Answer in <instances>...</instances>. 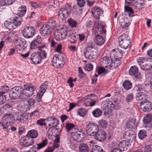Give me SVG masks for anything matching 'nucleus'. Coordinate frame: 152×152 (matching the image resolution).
Segmentation results:
<instances>
[{
  "label": "nucleus",
  "mask_w": 152,
  "mask_h": 152,
  "mask_svg": "<svg viewBox=\"0 0 152 152\" xmlns=\"http://www.w3.org/2000/svg\"><path fill=\"white\" fill-rule=\"evenodd\" d=\"M11 89L9 92V96L11 98L15 99L20 97L15 92V91L13 89V88Z\"/></svg>",
  "instance_id": "obj_42"
},
{
  "label": "nucleus",
  "mask_w": 152,
  "mask_h": 152,
  "mask_svg": "<svg viewBox=\"0 0 152 152\" xmlns=\"http://www.w3.org/2000/svg\"><path fill=\"white\" fill-rule=\"evenodd\" d=\"M15 102H12L10 104H6L2 106L1 108V110L2 112H10L13 110V108L15 106Z\"/></svg>",
  "instance_id": "obj_25"
},
{
  "label": "nucleus",
  "mask_w": 152,
  "mask_h": 152,
  "mask_svg": "<svg viewBox=\"0 0 152 152\" xmlns=\"http://www.w3.org/2000/svg\"><path fill=\"white\" fill-rule=\"evenodd\" d=\"M148 96L145 93L142 92H139L136 94V100L141 104L142 106L144 102L147 101Z\"/></svg>",
  "instance_id": "obj_22"
},
{
  "label": "nucleus",
  "mask_w": 152,
  "mask_h": 152,
  "mask_svg": "<svg viewBox=\"0 0 152 152\" xmlns=\"http://www.w3.org/2000/svg\"><path fill=\"white\" fill-rule=\"evenodd\" d=\"M9 90V87L7 86H3L0 87V95L3 94L7 93Z\"/></svg>",
  "instance_id": "obj_51"
},
{
  "label": "nucleus",
  "mask_w": 152,
  "mask_h": 152,
  "mask_svg": "<svg viewBox=\"0 0 152 152\" xmlns=\"http://www.w3.org/2000/svg\"><path fill=\"white\" fill-rule=\"evenodd\" d=\"M68 22L69 25L72 27H76L77 25V22L72 18L68 19Z\"/></svg>",
  "instance_id": "obj_54"
},
{
  "label": "nucleus",
  "mask_w": 152,
  "mask_h": 152,
  "mask_svg": "<svg viewBox=\"0 0 152 152\" xmlns=\"http://www.w3.org/2000/svg\"><path fill=\"white\" fill-rule=\"evenodd\" d=\"M95 36L96 37L94 39V41L95 43L99 45H102L104 42V38L105 37L101 35Z\"/></svg>",
  "instance_id": "obj_31"
},
{
  "label": "nucleus",
  "mask_w": 152,
  "mask_h": 152,
  "mask_svg": "<svg viewBox=\"0 0 152 152\" xmlns=\"http://www.w3.org/2000/svg\"><path fill=\"white\" fill-rule=\"evenodd\" d=\"M94 136L96 140L100 142L104 141L106 138V133L105 131L103 130H99V129Z\"/></svg>",
  "instance_id": "obj_20"
},
{
  "label": "nucleus",
  "mask_w": 152,
  "mask_h": 152,
  "mask_svg": "<svg viewBox=\"0 0 152 152\" xmlns=\"http://www.w3.org/2000/svg\"><path fill=\"white\" fill-rule=\"evenodd\" d=\"M103 12L100 7L96 6H94L91 10V12L94 17L98 20H99V17Z\"/></svg>",
  "instance_id": "obj_24"
},
{
  "label": "nucleus",
  "mask_w": 152,
  "mask_h": 152,
  "mask_svg": "<svg viewBox=\"0 0 152 152\" xmlns=\"http://www.w3.org/2000/svg\"><path fill=\"white\" fill-rule=\"evenodd\" d=\"M80 152H89V148L88 145L86 143H81L79 146Z\"/></svg>",
  "instance_id": "obj_38"
},
{
  "label": "nucleus",
  "mask_w": 152,
  "mask_h": 152,
  "mask_svg": "<svg viewBox=\"0 0 152 152\" xmlns=\"http://www.w3.org/2000/svg\"><path fill=\"white\" fill-rule=\"evenodd\" d=\"M52 29V26L50 25H43L42 27L40 28V33L41 35L43 36H50Z\"/></svg>",
  "instance_id": "obj_14"
},
{
  "label": "nucleus",
  "mask_w": 152,
  "mask_h": 152,
  "mask_svg": "<svg viewBox=\"0 0 152 152\" xmlns=\"http://www.w3.org/2000/svg\"><path fill=\"white\" fill-rule=\"evenodd\" d=\"M47 143V140H44L41 142L37 144V149L38 150H39L41 148L45 147Z\"/></svg>",
  "instance_id": "obj_52"
},
{
  "label": "nucleus",
  "mask_w": 152,
  "mask_h": 152,
  "mask_svg": "<svg viewBox=\"0 0 152 152\" xmlns=\"http://www.w3.org/2000/svg\"><path fill=\"white\" fill-rule=\"evenodd\" d=\"M31 60L33 64H38L41 61L42 59V57L39 52H34L30 55V57L28 58Z\"/></svg>",
  "instance_id": "obj_15"
},
{
  "label": "nucleus",
  "mask_w": 152,
  "mask_h": 152,
  "mask_svg": "<svg viewBox=\"0 0 152 152\" xmlns=\"http://www.w3.org/2000/svg\"><path fill=\"white\" fill-rule=\"evenodd\" d=\"M124 53V52L121 49L116 48L112 50L110 54V56L114 61H118L122 58Z\"/></svg>",
  "instance_id": "obj_9"
},
{
  "label": "nucleus",
  "mask_w": 152,
  "mask_h": 152,
  "mask_svg": "<svg viewBox=\"0 0 152 152\" xmlns=\"http://www.w3.org/2000/svg\"><path fill=\"white\" fill-rule=\"evenodd\" d=\"M134 90L136 91H144L145 90L144 85L143 84H136Z\"/></svg>",
  "instance_id": "obj_43"
},
{
  "label": "nucleus",
  "mask_w": 152,
  "mask_h": 152,
  "mask_svg": "<svg viewBox=\"0 0 152 152\" xmlns=\"http://www.w3.org/2000/svg\"><path fill=\"white\" fill-rule=\"evenodd\" d=\"M34 28L31 26H26L22 31V34L23 37L26 38H30L33 37L35 33Z\"/></svg>",
  "instance_id": "obj_11"
},
{
  "label": "nucleus",
  "mask_w": 152,
  "mask_h": 152,
  "mask_svg": "<svg viewBox=\"0 0 152 152\" xmlns=\"http://www.w3.org/2000/svg\"><path fill=\"white\" fill-rule=\"evenodd\" d=\"M72 137L73 139L78 142H81L84 139L85 134L82 131H78L71 133Z\"/></svg>",
  "instance_id": "obj_17"
},
{
  "label": "nucleus",
  "mask_w": 152,
  "mask_h": 152,
  "mask_svg": "<svg viewBox=\"0 0 152 152\" xmlns=\"http://www.w3.org/2000/svg\"><path fill=\"white\" fill-rule=\"evenodd\" d=\"M140 67L142 70L145 71L152 69V62L148 63L147 60L143 64H140Z\"/></svg>",
  "instance_id": "obj_36"
},
{
  "label": "nucleus",
  "mask_w": 152,
  "mask_h": 152,
  "mask_svg": "<svg viewBox=\"0 0 152 152\" xmlns=\"http://www.w3.org/2000/svg\"><path fill=\"white\" fill-rule=\"evenodd\" d=\"M46 121H47V118L46 119L41 118L37 121V123L40 126H46L47 125V124L45 122Z\"/></svg>",
  "instance_id": "obj_53"
},
{
  "label": "nucleus",
  "mask_w": 152,
  "mask_h": 152,
  "mask_svg": "<svg viewBox=\"0 0 152 152\" xmlns=\"http://www.w3.org/2000/svg\"><path fill=\"white\" fill-rule=\"evenodd\" d=\"M34 140L30 138L26 135L25 137L21 139L20 140V143L22 146L25 147L29 146L32 145L34 143Z\"/></svg>",
  "instance_id": "obj_21"
},
{
  "label": "nucleus",
  "mask_w": 152,
  "mask_h": 152,
  "mask_svg": "<svg viewBox=\"0 0 152 152\" xmlns=\"http://www.w3.org/2000/svg\"><path fill=\"white\" fill-rule=\"evenodd\" d=\"M48 83L47 82H45L43 84H42L39 87L40 91H41V94H42V96L43 94L46 91Z\"/></svg>",
  "instance_id": "obj_45"
},
{
  "label": "nucleus",
  "mask_w": 152,
  "mask_h": 152,
  "mask_svg": "<svg viewBox=\"0 0 152 152\" xmlns=\"http://www.w3.org/2000/svg\"><path fill=\"white\" fill-rule=\"evenodd\" d=\"M77 4L80 7H83L84 6L85 4V0H77Z\"/></svg>",
  "instance_id": "obj_63"
},
{
  "label": "nucleus",
  "mask_w": 152,
  "mask_h": 152,
  "mask_svg": "<svg viewBox=\"0 0 152 152\" xmlns=\"http://www.w3.org/2000/svg\"><path fill=\"white\" fill-rule=\"evenodd\" d=\"M47 120L49 122L48 125L50 127V129L58 130L57 127L58 124V121L57 119L54 117H50L47 118Z\"/></svg>",
  "instance_id": "obj_16"
},
{
  "label": "nucleus",
  "mask_w": 152,
  "mask_h": 152,
  "mask_svg": "<svg viewBox=\"0 0 152 152\" xmlns=\"http://www.w3.org/2000/svg\"><path fill=\"white\" fill-rule=\"evenodd\" d=\"M45 47V45H40L39 50H40V53L42 57V58L44 59L46 58L47 54L45 50H43L42 49Z\"/></svg>",
  "instance_id": "obj_49"
},
{
  "label": "nucleus",
  "mask_w": 152,
  "mask_h": 152,
  "mask_svg": "<svg viewBox=\"0 0 152 152\" xmlns=\"http://www.w3.org/2000/svg\"><path fill=\"white\" fill-rule=\"evenodd\" d=\"M147 136V132L144 129L140 130L138 134V137L141 140L144 139Z\"/></svg>",
  "instance_id": "obj_47"
},
{
  "label": "nucleus",
  "mask_w": 152,
  "mask_h": 152,
  "mask_svg": "<svg viewBox=\"0 0 152 152\" xmlns=\"http://www.w3.org/2000/svg\"><path fill=\"white\" fill-rule=\"evenodd\" d=\"M12 88L20 97L24 94V89L21 86H16Z\"/></svg>",
  "instance_id": "obj_41"
},
{
  "label": "nucleus",
  "mask_w": 152,
  "mask_h": 152,
  "mask_svg": "<svg viewBox=\"0 0 152 152\" xmlns=\"http://www.w3.org/2000/svg\"><path fill=\"white\" fill-rule=\"evenodd\" d=\"M102 108L105 110L104 112L110 114L114 107V104L109 99H106L103 101L101 104Z\"/></svg>",
  "instance_id": "obj_5"
},
{
  "label": "nucleus",
  "mask_w": 152,
  "mask_h": 152,
  "mask_svg": "<svg viewBox=\"0 0 152 152\" xmlns=\"http://www.w3.org/2000/svg\"><path fill=\"white\" fill-rule=\"evenodd\" d=\"M125 11H126L130 16V15L134 13L132 9L130 7L127 6H125L124 7Z\"/></svg>",
  "instance_id": "obj_60"
},
{
  "label": "nucleus",
  "mask_w": 152,
  "mask_h": 152,
  "mask_svg": "<svg viewBox=\"0 0 152 152\" xmlns=\"http://www.w3.org/2000/svg\"><path fill=\"white\" fill-rule=\"evenodd\" d=\"M97 51L92 46H87L84 53L85 57L87 59L91 60L96 58L98 55Z\"/></svg>",
  "instance_id": "obj_2"
},
{
  "label": "nucleus",
  "mask_w": 152,
  "mask_h": 152,
  "mask_svg": "<svg viewBox=\"0 0 152 152\" xmlns=\"http://www.w3.org/2000/svg\"><path fill=\"white\" fill-rule=\"evenodd\" d=\"M93 116L95 117H98L101 116L102 113V111L100 108H96L92 112Z\"/></svg>",
  "instance_id": "obj_46"
},
{
  "label": "nucleus",
  "mask_w": 152,
  "mask_h": 152,
  "mask_svg": "<svg viewBox=\"0 0 152 152\" xmlns=\"http://www.w3.org/2000/svg\"><path fill=\"white\" fill-rule=\"evenodd\" d=\"M67 28L64 26L60 29L55 30L54 33L55 38L57 40H60L64 39L67 36Z\"/></svg>",
  "instance_id": "obj_7"
},
{
  "label": "nucleus",
  "mask_w": 152,
  "mask_h": 152,
  "mask_svg": "<svg viewBox=\"0 0 152 152\" xmlns=\"http://www.w3.org/2000/svg\"><path fill=\"white\" fill-rule=\"evenodd\" d=\"M93 67V64H88L86 65L84 68L85 70H86L89 72L92 70Z\"/></svg>",
  "instance_id": "obj_62"
},
{
  "label": "nucleus",
  "mask_w": 152,
  "mask_h": 152,
  "mask_svg": "<svg viewBox=\"0 0 152 152\" xmlns=\"http://www.w3.org/2000/svg\"><path fill=\"white\" fill-rule=\"evenodd\" d=\"M144 152H152V145L147 146L145 148Z\"/></svg>",
  "instance_id": "obj_64"
},
{
  "label": "nucleus",
  "mask_w": 152,
  "mask_h": 152,
  "mask_svg": "<svg viewBox=\"0 0 152 152\" xmlns=\"http://www.w3.org/2000/svg\"><path fill=\"white\" fill-rule=\"evenodd\" d=\"M152 120V116L151 114H148L146 115L143 120V123L145 124H147L150 123Z\"/></svg>",
  "instance_id": "obj_50"
},
{
  "label": "nucleus",
  "mask_w": 152,
  "mask_h": 152,
  "mask_svg": "<svg viewBox=\"0 0 152 152\" xmlns=\"http://www.w3.org/2000/svg\"><path fill=\"white\" fill-rule=\"evenodd\" d=\"M27 42L24 39H21V38H19L15 40L14 42V45L15 48L20 51L25 50L27 46Z\"/></svg>",
  "instance_id": "obj_13"
},
{
  "label": "nucleus",
  "mask_w": 152,
  "mask_h": 152,
  "mask_svg": "<svg viewBox=\"0 0 152 152\" xmlns=\"http://www.w3.org/2000/svg\"><path fill=\"white\" fill-rule=\"evenodd\" d=\"M53 141V142L51 147L54 151H55L56 149L60 147V144H59L60 138L58 137H56L55 140Z\"/></svg>",
  "instance_id": "obj_40"
},
{
  "label": "nucleus",
  "mask_w": 152,
  "mask_h": 152,
  "mask_svg": "<svg viewBox=\"0 0 152 152\" xmlns=\"http://www.w3.org/2000/svg\"><path fill=\"white\" fill-rule=\"evenodd\" d=\"M130 75L134 76L136 78L140 79L142 78L141 75L138 72V68L135 66H131L129 71Z\"/></svg>",
  "instance_id": "obj_23"
},
{
  "label": "nucleus",
  "mask_w": 152,
  "mask_h": 152,
  "mask_svg": "<svg viewBox=\"0 0 152 152\" xmlns=\"http://www.w3.org/2000/svg\"><path fill=\"white\" fill-rule=\"evenodd\" d=\"M144 0H137L133 4V6L136 9L141 10L144 8Z\"/></svg>",
  "instance_id": "obj_32"
},
{
  "label": "nucleus",
  "mask_w": 152,
  "mask_h": 152,
  "mask_svg": "<svg viewBox=\"0 0 152 152\" xmlns=\"http://www.w3.org/2000/svg\"><path fill=\"white\" fill-rule=\"evenodd\" d=\"M123 86L124 88L126 90L130 89L132 87V83L129 80H126L123 83Z\"/></svg>",
  "instance_id": "obj_44"
},
{
  "label": "nucleus",
  "mask_w": 152,
  "mask_h": 152,
  "mask_svg": "<svg viewBox=\"0 0 152 152\" xmlns=\"http://www.w3.org/2000/svg\"><path fill=\"white\" fill-rule=\"evenodd\" d=\"M97 99V96L94 94H91L86 96L84 98L83 101L86 106H93L95 104Z\"/></svg>",
  "instance_id": "obj_10"
},
{
  "label": "nucleus",
  "mask_w": 152,
  "mask_h": 152,
  "mask_svg": "<svg viewBox=\"0 0 152 152\" xmlns=\"http://www.w3.org/2000/svg\"><path fill=\"white\" fill-rule=\"evenodd\" d=\"M94 32L95 35H101L104 37L106 36V30L104 26L101 24L98 23L95 26Z\"/></svg>",
  "instance_id": "obj_18"
},
{
  "label": "nucleus",
  "mask_w": 152,
  "mask_h": 152,
  "mask_svg": "<svg viewBox=\"0 0 152 152\" xmlns=\"http://www.w3.org/2000/svg\"><path fill=\"white\" fill-rule=\"evenodd\" d=\"M65 128L67 132H69L74 128L75 127L74 124L69 123H66L65 125Z\"/></svg>",
  "instance_id": "obj_55"
},
{
  "label": "nucleus",
  "mask_w": 152,
  "mask_h": 152,
  "mask_svg": "<svg viewBox=\"0 0 152 152\" xmlns=\"http://www.w3.org/2000/svg\"><path fill=\"white\" fill-rule=\"evenodd\" d=\"M141 107L143 111H149L152 109V104L149 101H146L142 104Z\"/></svg>",
  "instance_id": "obj_30"
},
{
  "label": "nucleus",
  "mask_w": 152,
  "mask_h": 152,
  "mask_svg": "<svg viewBox=\"0 0 152 152\" xmlns=\"http://www.w3.org/2000/svg\"><path fill=\"white\" fill-rule=\"evenodd\" d=\"M38 133L37 131L34 129H32L28 132L26 135L30 138L33 139L37 138Z\"/></svg>",
  "instance_id": "obj_39"
},
{
  "label": "nucleus",
  "mask_w": 152,
  "mask_h": 152,
  "mask_svg": "<svg viewBox=\"0 0 152 152\" xmlns=\"http://www.w3.org/2000/svg\"><path fill=\"white\" fill-rule=\"evenodd\" d=\"M118 40L119 45L121 48L125 49L130 47L129 38L127 35H121L118 38Z\"/></svg>",
  "instance_id": "obj_3"
},
{
  "label": "nucleus",
  "mask_w": 152,
  "mask_h": 152,
  "mask_svg": "<svg viewBox=\"0 0 152 152\" xmlns=\"http://www.w3.org/2000/svg\"><path fill=\"white\" fill-rule=\"evenodd\" d=\"M24 88L26 91L24 94L27 97L31 96L34 94L36 87L31 84L24 85Z\"/></svg>",
  "instance_id": "obj_12"
},
{
  "label": "nucleus",
  "mask_w": 152,
  "mask_h": 152,
  "mask_svg": "<svg viewBox=\"0 0 152 152\" xmlns=\"http://www.w3.org/2000/svg\"><path fill=\"white\" fill-rule=\"evenodd\" d=\"M11 18L15 28L17 26H20L21 25L22 19L20 17H16L14 18L11 17Z\"/></svg>",
  "instance_id": "obj_35"
},
{
  "label": "nucleus",
  "mask_w": 152,
  "mask_h": 152,
  "mask_svg": "<svg viewBox=\"0 0 152 152\" xmlns=\"http://www.w3.org/2000/svg\"><path fill=\"white\" fill-rule=\"evenodd\" d=\"M64 58L61 55H54L52 61L53 66L57 68L63 67L65 64Z\"/></svg>",
  "instance_id": "obj_6"
},
{
  "label": "nucleus",
  "mask_w": 152,
  "mask_h": 152,
  "mask_svg": "<svg viewBox=\"0 0 152 152\" xmlns=\"http://www.w3.org/2000/svg\"><path fill=\"white\" fill-rule=\"evenodd\" d=\"M28 115L26 113H21L17 116L16 118L17 120L19 122H23L26 121L28 119Z\"/></svg>",
  "instance_id": "obj_33"
},
{
  "label": "nucleus",
  "mask_w": 152,
  "mask_h": 152,
  "mask_svg": "<svg viewBox=\"0 0 152 152\" xmlns=\"http://www.w3.org/2000/svg\"><path fill=\"white\" fill-rule=\"evenodd\" d=\"M134 98V96L132 93H130L128 94L126 98V101L127 102H130Z\"/></svg>",
  "instance_id": "obj_61"
},
{
  "label": "nucleus",
  "mask_w": 152,
  "mask_h": 152,
  "mask_svg": "<svg viewBox=\"0 0 152 152\" xmlns=\"http://www.w3.org/2000/svg\"><path fill=\"white\" fill-rule=\"evenodd\" d=\"M99 126L103 129H106L107 125V122L106 120L101 119L98 122Z\"/></svg>",
  "instance_id": "obj_48"
},
{
  "label": "nucleus",
  "mask_w": 152,
  "mask_h": 152,
  "mask_svg": "<svg viewBox=\"0 0 152 152\" xmlns=\"http://www.w3.org/2000/svg\"><path fill=\"white\" fill-rule=\"evenodd\" d=\"M113 61H114L110 57L109 58L105 56L101 59L100 62V64L102 66L109 69V70L114 65L115 63L113 62Z\"/></svg>",
  "instance_id": "obj_8"
},
{
  "label": "nucleus",
  "mask_w": 152,
  "mask_h": 152,
  "mask_svg": "<svg viewBox=\"0 0 152 152\" xmlns=\"http://www.w3.org/2000/svg\"><path fill=\"white\" fill-rule=\"evenodd\" d=\"M99 129L98 125L93 122L89 123L86 126V132L90 136H94Z\"/></svg>",
  "instance_id": "obj_4"
},
{
  "label": "nucleus",
  "mask_w": 152,
  "mask_h": 152,
  "mask_svg": "<svg viewBox=\"0 0 152 152\" xmlns=\"http://www.w3.org/2000/svg\"><path fill=\"white\" fill-rule=\"evenodd\" d=\"M71 7L69 4H66L61 8L58 13V16L62 20H65L68 17L71 12Z\"/></svg>",
  "instance_id": "obj_1"
},
{
  "label": "nucleus",
  "mask_w": 152,
  "mask_h": 152,
  "mask_svg": "<svg viewBox=\"0 0 152 152\" xmlns=\"http://www.w3.org/2000/svg\"><path fill=\"white\" fill-rule=\"evenodd\" d=\"M67 36L68 37V38H69L72 40H75L76 39V36L75 34L73 33V32L70 31H66Z\"/></svg>",
  "instance_id": "obj_56"
},
{
  "label": "nucleus",
  "mask_w": 152,
  "mask_h": 152,
  "mask_svg": "<svg viewBox=\"0 0 152 152\" xmlns=\"http://www.w3.org/2000/svg\"><path fill=\"white\" fill-rule=\"evenodd\" d=\"M14 116L12 114H7L3 118V123L6 124L7 126L12 125L14 123Z\"/></svg>",
  "instance_id": "obj_19"
},
{
  "label": "nucleus",
  "mask_w": 152,
  "mask_h": 152,
  "mask_svg": "<svg viewBox=\"0 0 152 152\" xmlns=\"http://www.w3.org/2000/svg\"><path fill=\"white\" fill-rule=\"evenodd\" d=\"M26 11V6L23 5L19 7L17 11V13L18 17H22L24 16Z\"/></svg>",
  "instance_id": "obj_37"
},
{
  "label": "nucleus",
  "mask_w": 152,
  "mask_h": 152,
  "mask_svg": "<svg viewBox=\"0 0 152 152\" xmlns=\"http://www.w3.org/2000/svg\"><path fill=\"white\" fill-rule=\"evenodd\" d=\"M124 137L128 140L132 141L135 139V134L132 130H129L124 132Z\"/></svg>",
  "instance_id": "obj_26"
},
{
  "label": "nucleus",
  "mask_w": 152,
  "mask_h": 152,
  "mask_svg": "<svg viewBox=\"0 0 152 152\" xmlns=\"http://www.w3.org/2000/svg\"><path fill=\"white\" fill-rule=\"evenodd\" d=\"M87 112L86 110L84 108L79 109L78 110L77 113L80 116H84Z\"/></svg>",
  "instance_id": "obj_58"
},
{
  "label": "nucleus",
  "mask_w": 152,
  "mask_h": 152,
  "mask_svg": "<svg viewBox=\"0 0 152 152\" xmlns=\"http://www.w3.org/2000/svg\"><path fill=\"white\" fill-rule=\"evenodd\" d=\"M119 23L120 26L122 28H126L130 24L129 19L127 18L122 17H119Z\"/></svg>",
  "instance_id": "obj_29"
},
{
  "label": "nucleus",
  "mask_w": 152,
  "mask_h": 152,
  "mask_svg": "<svg viewBox=\"0 0 152 152\" xmlns=\"http://www.w3.org/2000/svg\"><path fill=\"white\" fill-rule=\"evenodd\" d=\"M4 25L6 28L10 30H12L15 29L11 18H8L4 22Z\"/></svg>",
  "instance_id": "obj_34"
},
{
  "label": "nucleus",
  "mask_w": 152,
  "mask_h": 152,
  "mask_svg": "<svg viewBox=\"0 0 152 152\" xmlns=\"http://www.w3.org/2000/svg\"><path fill=\"white\" fill-rule=\"evenodd\" d=\"M39 44L36 42V40H33L31 44L30 49H33L37 48H38L39 49L40 46L39 45H38V44Z\"/></svg>",
  "instance_id": "obj_59"
},
{
  "label": "nucleus",
  "mask_w": 152,
  "mask_h": 152,
  "mask_svg": "<svg viewBox=\"0 0 152 152\" xmlns=\"http://www.w3.org/2000/svg\"><path fill=\"white\" fill-rule=\"evenodd\" d=\"M104 67L102 66V67H101L98 69V75L103 74L104 75H105L109 72V70H106V69L104 68Z\"/></svg>",
  "instance_id": "obj_57"
},
{
  "label": "nucleus",
  "mask_w": 152,
  "mask_h": 152,
  "mask_svg": "<svg viewBox=\"0 0 152 152\" xmlns=\"http://www.w3.org/2000/svg\"><path fill=\"white\" fill-rule=\"evenodd\" d=\"M131 145L130 142L126 140H123L120 142L118 144V148L122 149V151H125Z\"/></svg>",
  "instance_id": "obj_28"
},
{
  "label": "nucleus",
  "mask_w": 152,
  "mask_h": 152,
  "mask_svg": "<svg viewBox=\"0 0 152 152\" xmlns=\"http://www.w3.org/2000/svg\"><path fill=\"white\" fill-rule=\"evenodd\" d=\"M137 125V123L136 121V119L132 118L127 121L126 127L128 129H134L136 128Z\"/></svg>",
  "instance_id": "obj_27"
}]
</instances>
